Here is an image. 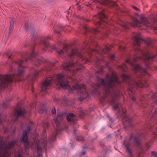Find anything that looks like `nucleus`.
Instances as JSON below:
<instances>
[{
    "label": "nucleus",
    "instance_id": "f257e3e1",
    "mask_svg": "<svg viewBox=\"0 0 157 157\" xmlns=\"http://www.w3.org/2000/svg\"><path fill=\"white\" fill-rule=\"evenodd\" d=\"M132 37L137 45L134 47V62L132 63L127 60L126 63L132 66L135 71L139 72L141 76L149 77L150 75L147 72L146 68L150 67L153 60L157 57V54L152 56L150 54L147 47L143 49L140 48L139 46L142 41L140 33H133ZM156 60L157 61V59Z\"/></svg>",
    "mask_w": 157,
    "mask_h": 157
},
{
    "label": "nucleus",
    "instance_id": "f03ea898",
    "mask_svg": "<svg viewBox=\"0 0 157 157\" xmlns=\"http://www.w3.org/2000/svg\"><path fill=\"white\" fill-rule=\"evenodd\" d=\"M68 55L70 58L75 57H78L79 58V61L76 63H74L71 61L69 62H67L63 64L62 67L63 69L67 71V74H68L67 75L68 78L71 81L74 82L76 83V84L74 85L70 89V92H76L78 95L81 96L80 97L78 98V99L81 101H82L86 98H89L90 94L85 89L86 86L85 85L79 84L78 83H76L77 79H75V74L78 72L79 70L82 68V67H79L77 68L75 67L74 69L75 70L72 71V67L73 66H78L80 64H83L86 62H91L92 60H89L86 57L84 56L81 52L80 50L77 48L72 49L71 53L69 54H68Z\"/></svg>",
    "mask_w": 157,
    "mask_h": 157
},
{
    "label": "nucleus",
    "instance_id": "7ed1b4c3",
    "mask_svg": "<svg viewBox=\"0 0 157 157\" xmlns=\"http://www.w3.org/2000/svg\"><path fill=\"white\" fill-rule=\"evenodd\" d=\"M97 78L98 83L93 85V88L90 91L91 94L99 95L100 92L98 88L101 86H103L106 93L100 99V101L101 103L103 104L106 102V98L111 93H112L111 96L112 99L110 101L111 103L115 102L117 100V99L121 96L120 95V92L118 90L117 91H116V87L120 84L121 82L115 74L112 73L109 75L107 74L105 77L106 80V83L104 79L98 76Z\"/></svg>",
    "mask_w": 157,
    "mask_h": 157
},
{
    "label": "nucleus",
    "instance_id": "20e7f679",
    "mask_svg": "<svg viewBox=\"0 0 157 157\" xmlns=\"http://www.w3.org/2000/svg\"><path fill=\"white\" fill-rule=\"evenodd\" d=\"M37 54L35 53L34 50H33L31 54L27 53L25 56L22 59L19 60L14 63L19 67L17 71H13L14 67L12 66L8 73L6 75H0V89L2 88H6L10 83L12 82L13 80L16 81H20L21 79L19 78L20 77L22 76L25 71L24 65L25 63L29 60L33 64L38 65L42 62V60H37V61L34 62L32 59L34 58Z\"/></svg>",
    "mask_w": 157,
    "mask_h": 157
},
{
    "label": "nucleus",
    "instance_id": "39448f33",
    "mask_svg": "<svg viewBox=\"0 0 157 157\" xmlns=\"http://www.w3.org/2000/svg\"><path fill=\"white\" fill-rule=\"evenodd\" d=\"M64 75L62 73L58 74H55L51 78L48 79L42 83L41 94L44 96L47 94V88L52 83H54L57 86H59L65 89L70 88L71 87L69 84L67 79L65 81L64 79Z\"/></svg>",
    "mask_w": 157,
    "mask_h": 157
},
{
    "label": "nucleus",
    "instance_id": "423d86ee",
    "mask_svg": "<svg viewBox=\"0 0 157 157\" xmlns=\"http://www.w3.org/2000/svg\"><path fill=\"white\" fill-rule=\"evenodd\" d=\"M124 82L128 85V90L131 92L133 93V89L136 86L143 88L146 86V85L143 83V81L141 79H133L130 76L125 74H123L121 76Z\"/></svg>",
    "mask_w": 157,
    "mask_h": 157
},
{
    "label": "nucleus",
    "instance_id": "0eeeda50",
    "mask_svg": "<svg viewBox=\"0 0 157 157\" xmlns=\"http://www.w3.org/2000/svg\"><path fill=\"white\" fill-rule=\"evenodd\" d=\"M66 115V119L68 122L73 124L77 123V120L75 116L73 113H70L67 114L65 112H61L58 113L57 117L54 119L55 122L57 126L59 127L61 122Z\"/></svg>",
    "mask_w": 157,
    "mask_h": 157
},
{
    "label": "nucleus",
    "instance_id": "6e6552de",
    "mask_svg": "<svg viewBox=\"0 0 157 157\" xmlns=\"http://www.w3.org/2000/svg\"><path fill=\"white\" fill-rule=\"evenodd\" d=\"M135 16L136 17L133 19L132 22L128 23L130 26L133 27H140L142 25L148 26H150V24H152L142 15H139L137 13H136Z\"/></svg>",
    "mask_w": 157,
    "mask_h": 157
},
{
    "label": "nucleus",
    "instance_id": "1a4fd4ad",
    "mask_svg": "<svg viewBox=\"0 0 157 157\" xmlns=\"http://www.w3.org/2000/svg\"><path fill=\"white\" fill-rule=\"evenodd\" d=\"M18 141V140L12 141L8 144L6 146V143L0 140V154L2 157H6L9 153V150L15 145Z\"/></svg>",
    "mask_w": 157,
    "mask_h": 157
},
{
    "label": "nucleus",
    "instance_id": "9d476101",
    "mask_svg": "<svg viewBox=\"0 0 157 157\" xmlns=\"http://www.w3.org/2000/svg\"><path fill=\"white\" fill-rule=\"evenodd\" d=\"M49 125L48 122H47L44 125V127H45V129L44 130L42 134V137L43 139L41 140L38 141L37 146H36V148L37 149L38 151H42L43 149L46 147L47 145V140L46 138L45 137L44 134L46 132V129L48 128Z\"/></svg>",
    "mask_w": 157,
    "mask_h": 157
},
{
    "label": "nucleus",
    "instance_id": "9b49d317",
    "mask_svg": "<svg viewBox=\"0 0 157 157\" xmlns=\"http://www.w3.org/2000/svg\"><path fill=\"white\" fill-rule=\"evenodd\" d=\"M98 17L100 21L96 22L95 24L97 27H101V28L106 26L108 24L107 21H108L107 17L102 12L99 13L98 14L94 16Z\"/></svg>",
    "mask_w": 157,
    "mask_h": 157
},
{
    "label": "nucleus",
    "instance_id": "f8f14e48",
    "mask_svg": "<svg viewBox=\"0 0 157 157\" xmlns=\"http://www.w3.org/2000/svg\"><path fill=\"white\" fill-rule=\"evenodd\" d=\"M150 102L151 104L150 105L149 103L147 107V109L148 112H151L153 109V107L155 108L157 105V93H155L153 94L151 97Z\"/></svg>",
    "mask_w": 157,
    "mask_h": 157
},
{
    "label": "nucleus",
    "instance_id": "ddd939ff",
    "mask_svg": "<svg viewBox=\"0 0 157 157\" xmlns=\"http://www.w3.org/2000/svg\"><path fill=\"white\" fill-rule=\"evenodd\" d=\"M31 126L30 125H29V127H28L27 128L26 130L24 131L22 138L21 140V141L22 142H24L25 144V149L27 154H28V153L27 152V150L28 145V134L29 133L31 130Z\"/></svg>",
    "mask_w": 157,
    "mask_h": 157
},
{
    "label": "nucleus",
    "instance_id": "4468645a",
    "mask_svg": "<svg viewBox=\"0 0 157 157\" xmlns=\"http://www.w3.org/2000/svg\"><path fill=\"white\" fill-rule=\"evenodd\" d=\"M51 67L48 66L46 67L45 69H43L40 71H36L33 74V80H36L37 77L39 75L40 73H42L43 74H45L51 69Z\"/></svg>",
    "mask_w": 157,
    "mask_h": 157
},
{
    "label": "nucleus",
    "instance_id": "2eb2a0df",
    "mask_svg": "<svg viewBox=\"0 0 157 157\" xmlns=\"http://www.w3.org/2000/svg\"><path fill=\"white\" fill-rule=\"evenodd\" d=\"M80 29H82V31L84 34H86L88 32H90L93 34H97L100 33V30L99 29H90L85 25L80 27Z\"/></svg>",
    "mask_w": 157,
    "mask_h": 157
},
{
    "label": "nucleus",
    "instance_id": "dca6fc26",
    "mask_svg": "<svg viewBox=\"0 0 157 157\" xmlns=\"http://www.w3.org/2000/svg\"><path fill=\"white\" fill-rule=\"evenodd\" d=\"M102 2L101 3L105 5H109L116 8V9L118 8V6L117 3L111 0H101Z\"/></svg>",
    "mask_w": 157,
    "mask_h": 157
},
{
    "label": "nucleus",
    "instance_id": "f3484780",
    "mask_svg": "<svg viewBox=\"0 0 157 157\" xmlns=\"http://www.w3.org/2000/svg\"><path fill=\"white\" fill-rule=\"evenodd\" d=\"M122 121L124 126H126L131 127L132 120L129 117L125 115V116L122 119Z\"/></svg>",
    "mask_w": 157,
    "mask_h": 157
},
{
    "label": "nucleus",
    "instance_id": "a211bd4d",
    "mask_svg": "<svg viewBox=\"0 0 157 157\" xmlns=\"http://www.w3.org/2000/svg\"><path fill=\"white\" fill-rule=\"evenodd\" d=\"M141 138H145L144 135L143 134H141L139 136L138 135H136L134 138V141L135 142L137 146L139 145L140 144V140Z\"/></svg>",
    "mask_w": 157,
    "mask_h": 157
},
{
    "label": "nucleus",
    "instance_id": "6ab92c4d",
    "mask_svg": "<svg viewBox=\"0 0 157 157\" xmlns=\"http://www.w3.org/2000/svg\"><path fill=\"white\" fill-rule=\"evenodd\" d=\"M68 50V47L67 46H65L63 50L57 49L56 52L58 55L60 56L63 55L64 52L67 54Z\"/></svg>",
    "mask_w": 157,
    "mask_h": 157
},
{
    "label": "nucleus",
    "instance_id": "aec40b11",
    "mask_svg": "<svg viewBox=\"0 0 157 157\" xmlns=\"http://www.w3.org/2000/svg\"><path fill=\"white\" fill-rule=\"evenodd\" d=\"M26 113L25 109L24 108H21V109L17 110L14 114V116L17 115V117L24 115Z\"/></svg>",
    "mask_w": 157,
    "mask_h": 157
},
{
    "label": "nucleus",
    "instance_id": "412c9836",
    "mask_svg": "<svg viewBox=\"0 0 157 157\" xmlns=\"http://www.w3.org/2000/svg\"><path fill=\"white\" fill-rule=\"evenodd\" d=\"M40 44H42L44 45L46 48L50 47L53 49H56V46L55 45H52L47 42L45 40H44L41 41L40 43Z\"/></svg>",
    "mask_w": 157,
    "mask_h": 157
},
{
    "label": "nucleus",
    "instance_id": "4be33fe9",
    "mask_svg": "<svg viewBox=\"0 0 157 157\" xmlns=\"http://www.w3.org/2000/svg\"><path fill=\"white\" fill-rule=\"evenodd\" d=\"M154 127L150 126L149 128V134H153L154 136H157V127L154 129Z\"/></svg>",
    "mask_w": 157,
    "mask_h": 157
},
{
    "label": "nucleus",
    "instance_id": "5701e85b",
    "mask_svg": "<svg viewBox=\"0 0 157 157\" xmlns=\"http://www.w3.org/2000/svg\"><path fill=\"white\" fill-rule=\"evenodd\" d=\"M112 47H113V46L112 45H110L109 46L106 45L104 48L101 49V52L104 54H106L108 52Z\"/></svg>",
    "mask_w": 157,
    "mask_h": 157
},
{
    "label": "nucleus",
    "instance_id": "b1692460",
    "mask_svg": "<svg viewBox=\"0 0 157 157\" xmlns=\"http://www.w3.org/2000/svg\"><path fill=\"white\" fill-rule=\"evenodd\" d=\"M120 69L123 72H125L128 69L126 65L124 63L119 66Z\"/></svg>",
    "mask_w": 157,
    "mask_h": 157
},
{
    "label": "nucleus",
    "instance_id": "393cba45",
    "mask_svg": "<svg viewBox=\"0 0 157 157\" xmlns=\"http://www.w3.org/2000/svg\"><path fill=\"white\" fill-rule=\"evenodd\" d=\"M90 113V112L89 111H87L86 110H80L79 112V114L81 116H83L84 115L86 114H89Z\"/></svg>",
    "mask_w": 157,
    "mask_h": 157
},
{
    "label": "nucleus",
    "instance_id": "a878e982",
    "mask_svg": "<svg viewBox=\"0 0 157 157\" xmlns=\"http://www.w3.org/2000/svg\"><path fill=\"white\" fill-rule=\"evenodd\" d=\"M126 143V141H125L124 143V144L125 145V146L126 147V151L128 152L130 155H132V152L131 150L129 148L128 146L130 145L131 144L129 142L128 143V145L125 144Z\"/></svg>",
    "mask_w": 157,
    "mask_h": 157
},
{
    "label": "nucleus",
    "instance_id": "bb28decb",
    "mask_svg": "<svg viewBox=\"0 0 157 157\" xmlns=\"http://www.w3.org/2000/svg\"><path fill=\"white\" fill-rule=\"evenodd\" d=\"M145 42L147 47H152V41L151 38H148L145 40Z\"/></svg>",
    "mask_w": 157,
    "mask_h": 157
},
{
    "label": "nucleus",
    "instance_id": "cd10ccee",
    "mask_svg": "<svg viewBox=\"0 0 157 157\" xmlns=\"http://www.w3.org/2000/svg\"><path fill=\"white\" fill-rule=\"evenodd\" d=\"M157 109H156V110L154 112V113L152 114V115H151V118H154L155 117H157Z\"/></svg>",
    "mask_w": 157,
    "mask_h": 157
},
{
    "label": "nucleus",
    "instance_id": "c85d7f7f",
    "mask_svg": "<svg viewBox=\"0 0 157 157\" xmlns=\"http://www.w3.org/2000/svg\"><path fill=\"white\" fill-rule=\"evenodd\" d=\"M105 67L103 66H101L100 67V70L98 71V73H100V74H101V73H103V68Z\"/></svg>",
    "mask_w": 157,
    "mask_h": 157
},
{
    "label": "nucleus",
    "instance_id": "c756f323",
    "mask_svg": "<svg viewBox=\"0 0 157 157\" xmlns=\"http://www.w3.org/2000/svg\"><path fill=\"white\" fill-rule=\"evenodd\" d=\"M56 135H53L52 136V137H51V138L49 139V141H54L56 139Z\"/></svg>",
    "mask_w": 157,
    "mask_h": 157
},
{
    "label": "nucleus",
    "instance_id": "7c9ffc66",
    "mask_svg": "<svg viewBox=\"0 0 157 157\" xmlns=\"http://www.w3.org/2000/svg\"><path fill=\"white\" fill-rule=\"evenodd\" d=\"M87 42H86L84 44L83 46L82 47V49H85L88 48V47L89 46L88 45H87Z\"/></svg>",
    "mask_w": 157,
    "mask_h": 157
},
{
    "label": "nucleus",
    "instance_id": "2f4dec72",
    "mask_svg": "<svg viewBox=\"0 0 157 157\" xmlns=\"http://www.w3.org/2000/svg\"><path fill=\"white\" fill-rule=\"evenodd\" d=\"M119 48L120 50L122 51H125L126 49V48L124 46H120Z\"/></svg>",
    "mask_w": 157,
    "mask_h": 157
},
{
    "label": "nucleus",
    "instance_id": "473e14b6",
    "mask_svg": "<svg viewBox=\"0 0 157 157\" xmlns=\"http://www.w3.org/2000/svg\"><path fill=\"white\" fill-rule=\"evenodd\" d=\"M119 107L118 105H116L113 106V109L114 110H117Z\"/></svg>",
    "mask_w": 157,
    "mask_h": 157
},
{
    "label": "nucleus",
    "instance_id": "72a5a7b5",
    "mask_svg": "<svg viewBox=\"0 0 157 157\" xmlns=\"http://www.w3.org/2000/svg\"><path fill=\"white\" fill-rule=\"evenodd\" d=\"M13 28V26H10L9 28V33L10 34L12 32Z\"/></svg>",
    "mask_w": 157,
    "mask_h": 157
},
{
    "label": "nucleus",
    "instance_id": "f704fd0d",
    "mask_svg": "<svg viewBox=\"0 0 157 157\" xmlns=\"http://www.w3.org/2000/svg\"><path fill=\"white\" fill-rule=\"evenodd\" d=\"M96 59L97 61H95V63L97 64L98 62H99L100 63L101 62V61H103L104 60V59H99L98 58H97Z\"/></svg>",
    "mask_w": 157,
    "mask_h": 157
},
{
    "label": "nucleus",
    "instance_id": "c9c22d12",
    "mask_svg": "<svg viewBox=\"0 0 157 157\" xmlns=\"http://www.w3.org/2000/svg\"><path fill=\"white\" fill-rule=\"evenodd\" d=\"M77 139V140L79 141H82L84 140V138L82 136H78V137Z\"/></svg>",
    "mask_w": 157,
    "mask_h": 157
},
{
    "label": "nucleus",
    "instance_id": "e433bc0d",
    "mask_svg": "<svg viewBox=\"0 0 157 157\" xmlns=\"http://www.w3.org/2000/svg\"><path fill=\"white\" fill-rule=\"evenodd\" d=\"M56 112V109L55 107H53L52 110V113L53 114H55Z\"/></svg>",
    "mask_w": 157,
    "mask_h": 157
},
{
    "label": "nucleus",
    "instance_id": "4c0bfd02",
    "mask_svg": "<svg viewBox=\"0 0 157 157\" xmlns=\"http://www.w3.org/2000/svg\"><path fill=\"white\" fill-rule=\"evenodd\" d=\"M133 8L135 10H136L137 11V12H140V9H138V8H137V7H136L135 6H133Z\"/></svg>",
    "mask_w": 157,
    "mask_h": 157
},
{
    "label": "nucleus",
    "instance_id": "58836bf2",
    "mask_svg": "<svg viewBox=\"0 0 157 157\" xmlns=\"http://www.w3.org/2000/svg\"><path fill=\"white\" fill-rule=\"evenodd\" d=\"M14 24V21L12 19L10 22V26H13Z\"/></svg>",
    "mask_w": 157,
    "mask_h": 157
},
{
    "label": "nucleus",
    "instance_id": "ea45409f",
    "mask_svg": "<svg viewBox=\"0 0 157 157\" xmlns=\"http://www.w3.org/2000/svg\"><path fill=\"white\" fill-rule=\"evenodd\" d=\"M25 27L27 29H28V23L27 22H26L25 23Z\"/></svg>",
    "mask_w": 157,
    "mask_h": 157
},
{
    "label": "nucleus",
    "instance_id": "a19ab883",
    "mask_svg": "<svg viewBox=\"0 0 157 157\" xmlns=\"http://www.w3.org/2000/svg\"><path fill=\"white\" fill-rule=\"evenodd\" d=\"M86 153V152L85 151H83V150H82V152H81L80 153V155H85Z\"/></svg>",
    "mask_w": 157,
    "mask_h": 157
},
{
    "label": "nucleus",
    "instance_id": "79ce46f5",
    "mask_svg": "<svg viewBox=\"0 0 157 157\" xmlns=\"http://www.w3.org/2000/svg\"><path fill=\"white\" fill-rule=\"evenodd\" d=\"M115 58V56L114 55L112 56L110 58V59L111 61H112Z\"/></svg>",
    "mask_w": 157,
    "mask_h": 157
},
{
    "label": "nucleus",
    "instance_id": "37998d69",
    "mask_svg": "<svg viewBox=\"0 0 157 157\" xmlns=\"http://www.w3.org/2000/svg\"><path fill=\"white\" fill-rule=\"evenodd\" d=\"M2 106H5V107H7V103H6V101L3 102V103L2 105Z\"/></svg>",
    "mask_w": 157,
    "mask_h": 157
},
{
    "label": "nucleus",
    "instance_id": "c03bdc74",
    "mask_svg": "<svg viewBox=\"0 0 157 157\" xmlns=\"http://www.w3.org/2000/svg\"><path fill=\"white\" fill-rule=\"evenodd\" d=\"M32 92L33 93V94L34 96V97L35 98H36L37 97V95L34 92V90H32Z\"/></svg>",
    "mask_w": 157,
    "mask_h": 157
},
{
    "label": "nucleus",
    "instance_id": "a18cd8bd",
    "mask_svg": "<svg viewBox=\"0 0 157 157\" xmlns=\"http://www.w3.org/2000/svg\"><path fill=\"white\" fill-rule=\"evenodd\" d=\"M131 99L132 101H135L136 100V98L132 96V97H131Z\"/></svg>",
    "mask_w": 157,
    "mask_h": 157
},
{
    "label": "nucleus",
    "instance_id": "49530a36",
    "mask_svg": "<svg viewBox=\"0 0 157 157\" xmlns=\"http://www.w3.org/2000/svg\"><path fill=\"white\" fill-rule=\"evenodd\" d=\"M109 63H107V64H106V66L107 67H108V68L109 70H110L111 69V67H109V66H108Z\"/></svg>",
    "mask_w": 157,
    "mask_h": 157
},
{
    "label": "nucleus",
    "instance_id": "de8ad7c7",
    "mask_svg": "<svg viewBox=\"0 0 157 157\" xmlns=\"http://www.w3.org/2000/svg\"><path fill=\"white\" fill-rule=\"evenodd\" d=\"M54 31L55 33H60V31H57L56 30H54Z\"/></svg>",
    "mask_w": 157,
    "mask_h": 157
},
{
    "label": "nucleus",
    "instance_id": "09e8293b",
    "mask_svg": "<svg viewBox=\"0 0 157 157\" xmlns=\"http://www.w3.org/2000/svg\"><path fill=\"white\" fill-rule=\"evenodd\" d=\"M92 2L95 3L99 2L97 0H92Z\"/></svg>",
    "mask_w": 157,
    "mask_h": 157
},
{
    "label": "nucleus",
    "instance_id": "8fccbe9b",
    "mask_svg": "<svg viewBox=\"0 0 157 157\" xmlns=\"http://www.w3.org/2000/svg\"><path fill=\"white\" fill-rule=\"evenodd\" d=\"M91 5V2H89V4H86V6L88 7L90 6Z\"/></svg>",
    "mask_w": 157,
    "mask_h": 157
},
{
    "label": "nucleus",
    "instance_id": "3c124183",
    "mask_svg": "<svg viewBox=\"0 0 157 157\" xmlns=\"http://www.w3.org/2000/svg\"><path fill=\"white\" fill-rule=\"evenodd\" d=\"M152 153L153 155H155L157 154V153H156L155 151H152Z\"/></svg>",
    "mask_w": 157,
    "mask_h": 157
},
{
    "label": "nucleus",
    "instance_id": "603ef678",
    "mask_svg": "<svg viewBox=\"0 0 157 157\" xmlns=\"http://www.w3.org/2000/svg\"><path fill=\"white\" fill-rule=\"evenodd\" d=\"M93 50H92L91 49H89V51H90V52L89 53L90 54H91V53L93 52Z\"/></svg>",
    "mask_w": 157,
    "mask_h": 157
},
{
    "label": "nucleus",
    "instance_id": "864d4df0",
    "mask_svg": "<svg viewBox=\"0 0 157 157\" xmlns=\"http://www.w3.org/2000/svg\"><path fill=\"white\" fill-rule=\"evenodd\" d=\"M36 157H42V154H38Z\"/></svg>",
    "mask_w": 157,
    "mask_h": 157
},
{
    "label": "nucleus",
    "instance_id": "5fc2aeb1",
    "mask_svg": "<svg viewBox=\"0 0 157 157\" xmlns=\"http://www.w3.org/2000/svg\"><path fill=\"white\" fill-rule=\"evenodd\" d=\"M18 157H22V156L21 154L20 153H19L18 154Z\"/></svg>",
    "mask_w": 157,
    "mask_h": 157
},
{
    "label": "nucleus",
    "instance_id": "6e6d98bb",
    "mask_svg": "<svg viewBox=\"0 0 157 157\" xmlns=\"http://www.w3.org/2000/svg\"><path fill=\"white\" fill-rule=\"evenodd\" d=\"M107 116L109 117V119L111 121L112 119L109 116V115L108 114L107 115Z\"/></svg>",
    "mask_w": 157,
    "mask_h": 157
},
{
    "label": "nucleus",
    "instance_id": "4d7b16f0",
    "mask_svg": "<svg viewBox=\"0 0 157 157\" xmlns=\"http://www.w3.org/2000/svg\"><path fill=\"white\" fill-rule=\"evenodd\" d=\"M12 100V99H9V100H6V101L7 102H9V101H10Z\"/></svg>",
    "mask_w": 157,
    "mask_h": 157
},
{
    "label": "nucleus",
    "instance_id": "13d9d810",
    "mask_svg": "<svg viewBox=\"0 0 157 157\" xmlns=\"http://www.w3.org/2000/svg\"><path fill=\"white\" fill-rule=\"evenodd\" d=\"M132 138V135H131L130 136V141H131Z\"/></svg>",
    "mask_w": 157,
    "mask_h": 157
},
{
    "label": "nucleus",
    "instance_id": "bf43d9fd",
    "mask_svg": "<svg viewBox=\"0 0 157 157\" xmlns=\"http://www.w3.org/2000/svg\"><path fill=\"white\" fill-rule=\"evenodd\" d=\"M31 107H32L33 108L34 107V105L33 104L31 105H30Z\"/></svg>",
    "mask_w": 157,
    "mask_h": 157
},
{
    "label": "nucleus",
    "instance_id": "052dcab7",
    "mask_svg": "<svg viewBox=\"0 0 157 157\" xmlns=\"http://www.w3.org/2000/svg\"><path fill=\"white\" fill-rule=\"evenodd\" d=\"M71 147H75V145H74L72 144H71Z\"/></svg>",
    "mask_w": 157,
    "mask_h": 157
},
{
    "label": "nucleus",
    "instance_id": "680f3d73",
    "mask_svg": "<svg viewBox=\"0 0 157 157\" xmlns=\"http://www.w3.org/2000/svg\"><path fill=\"white\" fill-rule=\"evenodd\" d=\"M61 28L62 30H64V28L63 27H62V26H61Z\"/></svg>",
    "mask_w": 157,
    "mask_h": 157
},
{
    "label": "nucleus",
    "instance_id": "e2e57ef3",
    "mask_svg": "<svg viewBox=\"0 0 157 157\" xmlns=\"http://www.w3.org/2000/svg\"><path fill=\"white\" fill-rule=\"evenodd\" d=\"M77 130L76 129H75L74 131V134H75V132Z\"/></svg>",
    "mask_w": 157,
    "mask_h": 157
},
{
    "label": "nucleus",
    "instance_id": "0e129e2a",
    "mask_svg": "<svg viewBox=\"0 0 157 157\" xmlns=\"http://www.w3.org/2000/svg\"><path fill=\"white\" fill-rule=\"evenodd\" d=\"M46 39H50V37H47Z\"/></svg>",
    "mask_w": 157,
    "mask_h": 157
},
{
    "label": "nucleus",
    "instance_id": "69168bd1",
    "mask_svg": "<svg viewBox=\"0 0 157 157\" xmlns=\"http://www.w3.org/2000/svg\"><path fill=\"white\" fill-rule=\"evenodd\" d=\"M11 56H9L8 58H9V59H10L11 58Z\"/></svg>",
    "mask_w": 157,
    "mask_h": 157
},
{
    "label": "nucleus",
    "instance_id": "338daca9",
    "mask_svg": "<svg viewBox=\"0 0 157 157\" xmlns=\"http://www.w3.org/2000/svg\"><path fill=\"white\" fill-rule=\"evenodd\" d=\"M86 51H87L86 52H89V50L87 51V50H86Z\"/></svg>",
    "mask_w": 157,
    "mask_h": 157
},
{
    "label": "nucleus",
    "instance_id": "774afa93",
    "mask_svg": "<svg viewBox=\"0 0 157 157\" xmlns=\"http://www.w3.org/2000/svg\"><path fill=\"white\" fill-rule=\"evenodd\" d=\"M0 157H2L1 155V154H0Z\"/></svg>",
    "mask_w": 157,
    "mask_h": 157
}]
</instances>
